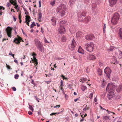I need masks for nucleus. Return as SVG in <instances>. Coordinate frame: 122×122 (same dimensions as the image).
<instances>
[{
  "instance_id": "obj_1",
  "label": "nucleus",
  "mask_w": 122,
  "mask_h": 122,
  "mask_svg": "<svg viewBox=\"0 0 122 122\" xmlns=\"http://www.w3.org/2000/svg\"><path fill=\"white\" fill-rule=\"evenodd\" d=\"M66 9V5L63 4L61 3L60 4L59 6L58 7L56 10V12L57 13L59 12L60 15L61 16H62L65 15Z\"/></svg>"
},
{
  "instance_id": "obj_2",
  "label": "nucleus",
  "mask_w": 122,
  "mask_h": 122,
  "mask_svg": "<svg viewBox=\"0 0 122 122\" xmlns=\"http://www.w3.org/2000/svg\"><path fill=\"white\" fill-rule=\"evenodd\" d=\"M35 42L37 48L39 50L42 52H43L44 51L43 46L39 40L37 39H35Z\"/></svg>"
},
{
  "instance_id": "obj_3",
  "label": "nucleus",
  "mask_w": 122,
  "mask_h": 122,
  "mask_svg": "<svg viewBox=\"0 0 122 122\" xmlns=\"http://www.w3.org/2000/svg\"><path fill=\"white\" fill-rule=\"evenodd\" d=\"M86 15V12L85 10H83L81 12H78L77 15L78 21L81 22L83 20V18H84Z\"/></svg>"
},
{
  "instance_id": "obj_4",
  "label": "nucleus",
  "mask_w": 122,
  "mask_h": 122,
  "mask_svg": "<svg viewBox=\"0 0 122 122\" xmlns=\"http://www.w3.org/2000/svg\"><path fill=\"white\" fill-rule=\"evenodd\" d=\"M94 45L93 43H87L85 46V48L88 51L91 52L93 50Z\"/></svg>"
},
{
  "instance_id": "obj_5",
  "label": "nucleus",
  "mask_w": 122,
  "mask_h": 122,
  "mask_svg": "<svg viewBox=\"0 0 122 122\" xmlns=\"http://www.w3.org/2000/svg\"><path fill=\"white\" fill-rule=\"evenodd\" d=\"M76 45V43L75 40L73 38V40L71 44L69 45V49L71 51H72L74 50V48Z\"/></svg>"
},
{
  "instance_id": "obj_6",
  "label": "nucleus",
  "mask_w": 122,
  "mask_h": 122,
  "mask_svg": "<svg viewBox=\"0 0 122 122\" xmlns=\"http://www.w3.org/2000/svg\"><path fill=\"white\" fill-rule=\"evenodd\" d=\"M111 71V70L108 67H107L104 69V72L106 74L107 76L109 78H110Z\"/></svg>"
},
{
  "instance_id": "obj_7",
  "label": "nucleus",
  "mask_w": 122,
  "mask_h": 122,
  "mask_svg": "<svg viewBox=\"0 0 122 122\" xmlns=\"http://www.w3.org/2000/svg\"><path fill=\"white\" fill-rule=\"evenodd\" d=\"M110 83H109L107 85L106 89V90H107L109 89L110 92L111 91H113L114 90L115 86L113 84L111 85H110Z\"/></svg>"
},
{
  "instance_id": "obj_8",
  "label": "nucleus",
  "mask_w": 122,
  "mask_h": 122,
  "mask_svg": "<svg viewBox=\"0 0 122 122\" xmlns=\"http://www.w3.org/2000/svg\"><path fill=\"white\" fill-rule=\"evenodd\" d=\"M94 38V36L92 34H88L85 36L86 39L87 40H92Z\"/></svg>"
},
{
  "instance_id": "obj_9",
  "label": "nucleus",
  "mask_w": 122,
  "mask_h": 122,
  "mask_svg": "<svg viewBox=\"0 0 122 122\" xmlns=\"http://www.w3.org/2000/svg\"><path fill=\"white\" fill-rule=\"evenodd\" d=\"M114 95V93L113 91L110 92L107 94V96L109 99H110Z\"/></svg>"
},
{
  "instance_id": "obj_10",
  "label": "nucleus",
  "mask_w": 122,
  "mask_h": 122,
  "mask_svg": "<svg viewBox=\"0 0 122 122\" xmlns=\"http://www.w3.org/2000/svg\"><path fill=\"white\" fill-rule=\"evenodd\" d=\"M59 31L60 33L63 34L65 31V30L64 26H60L59 29Z\"/></svg>"
},
{
  "instance_id": "obj_11",
  "label": "nucleus",
  "mask_w": 122,
  "mask_h": 122,
  "mask_svg": "<svg viewBox=\"0 0 122 122\" xmlns=\"http://www.w3.org/2000/svg\"><path fill=\"white\" fill-rule=\"evenodd\" d=\"M118 36L119 39H122V28H120L118 32Z\"/></svg>"
},
{
  "instance_id": "obj_12",
  "label": "nucleus",
  "mask_w": 122,
  "mask_h": 122,
  "mask_svg": "<svg viewBox=\"0 0 122 122\" xmlns=\"http://www.w3.org/2000/svg\"><path fill=\"white\" fill-rule=\"evenodd\" d=\"M91 20V18L90 17L88 16L86 17H85L83 18V20L81 22H87L90 20Z\"/></svg>"
},
{
  "instance_id": "obj_13",
  "label": "nucleus",
  "mask_w": 122,
  "mask_h": 122,
  "mask_svg": "<svg viewBox=\"0 0 122 122\" xmlns=\"http://www.w3.org/2000/svg\"><path fill=\"white\" fill-rule=\"evenodd\" d=\"M7 34L8 36L10 37H11V34L12 31V30L10 27H8L7 30Z\"/></svg>"
},
{
  "instance_id": "obj_14",
  "label": "nucleus",
  "mask_w": 122,
  "mask_h": 122,
  "mask_svg": "<svg viewBox=\"0 0 122 122\" xmlns=\"http://www.w3.org/2000/svg\"><path fill=\"white\" fill-rule=\"evenodd\" d=\"M117 0H109V2L110 4V5L112 6L116 3Z\"/></svg>"
},
{
  "instance_id": "obj_15",
  "label": "nucleus",
  "mask_w": 122,
  "mask_h": 122,
  "mask_svg": "<svg viewBox=\"0 0 122 122\" xmlns=\"http://www.w3.org/2000/svg\"><path fill=\"white\" fill-rule=\"evenodd\" d=\"M116 88L117 92H121L122 91V85H120L119 86L116 87Z\"/></svg>"
},
{
  "instance_id": "obj_16",
  "label": "nucleus",
  "mask_w": 122,
  "mask_h": 122,
  "mask_svg": "<svg viewBox=\"0 0 122 122\" xmlns=\"http://www.w3.org/2000/svg\"><path fill=\"white\" fill-rule=\"evenodd\" d=\"M92 6L93 12H95L96 9L97 4L96 3H92Z\"/></svg>"
},
{
  "instance_id": "obj_17",
  "label": "nucleus",
  "mask_w": 122,
  "mask_h": 122,
  "mask_svg": "<svg viewBox=\"0 0 122 122\" xmlns=\"http://www.w3.org/2000/svg\"><path fill=\"white\" fill-rule=\"evenodd\" d=\"M119 18V15L117 13H114L113 17L112 18H114L115 19L118 20Z\"/></svg>"
},
{
  "instance_id": "obj_18",
  "label": "nucleus",
  "mask_w": 122,
  "mask_h": 122,
  "mask_svg": "<svg viewBox=\"0 0 122 122\" xmlns=\"http://www.w3.org/2000/svg\"><path fill=\"white\" fill-rule=\"evenodd\" d=\"M89 59L90 60H94L96 58V56L92 54L89 55Z\"/></svg>"
},
{
  "instance_id": "obj_19",
  "label": "nucleus",
  "mask_w": 122,
  "mask_h": 122,
  "mask_svg": "<svg viewBox=\"0 0 122 122\" xmlns=\"http://www.w3.org/2000/svg\"><path fill=\"white\" fill-rule=\"evenodd\" d=\"M118 20L115 19L114 18H112L111 20V22L113 24L115 25L117 24V22Z\"/></svg>"
},
{
  "instance_id": "obj_20",
  "label": "nucleus",
  "mask_w": 122,
  "mask_h": 122,
  "mask_svg": "<svg viewBox=\"0 0 122 122\" xmlns=\"http://www.w3.org/2000/svg\"><path fill=\"white\" fill-rule=\"evenodd\" d=\"M19 39H18L17 38H16L14 40V42H15V43L17 44H19L20 43V40H21L20 39V38L19 37Z\"/></svg>"
},
{
  "instance_id": "obj_21",
  "label": "nucleus",
  "mask_w": 122,
  "mask_h": 122,
  "mask_svg": "<svg viewBox=\"0 0 122 122\" xmlns=\"http://www.w3.org/2000/svg\"><path fill=\"white\" fill-rule=\"evenodd\" d=\"M66 21L65 20L61 21L60 22V26H64L65 25V23H66Z\"/></svg>"
},
{
  "instance_id": "obj_22",
  "label": "nucleus",
  "mask_w": 122,
  "mask_h": 122,
  "mask_svg": "<svg viewBox=\"0 0 122 122\" xmlns=\"http://www.w3.org/2000/svg\"><path fill=\"white\" fill-rule=\"evenodd\" d=\"M89 109V106L86 105L85 106V108L83 109V112L85 113V111L87 110H88Z\"/></svg>"
},
{
  "instance_id": "obj_23",
  "label": "nucleus",
  "mask_w": 122,
  "mask_h": 122,
  "mask_svg": "<svg viewBox=\"0 0 122 122\" xmlns=\"http://www.w3.org/2000/svg\"><path fill=\"white\" fill-rule=\"evenodd\" d=\"M56 19L55 18H53L51 20V21L52 22V24L53 25H55L56 24Z\"/></svg>"
},
{
  "instance_id": "obj_24",
  "label": "nucleus",
  "mask_w": 122,
  "mask_h": 122,
  "mask_svg": "<svg viewBox=\"0 0 122 122\" xmlns=\"http://www.w3.org/2000/svg\"><path fill=\"white\" fill-rule=\"evenodd\" d=\"M103 119L104 120L108 121L110 120L109 117L105 116L103 117Z\"/></svg>"
},
{
  "instance_id": "obj_25",
  "label": "nucleus",
  "mask_w": 122,
  "mask_h": 122,
  "mask_svg": "<svg viewBox=\"0 0 122 122\" xmlns=\"http://www.w3.org/2000/svg\"><path fill=\"white\" fill-rule=\"evenodd\" d=\"M83 51V50L81 47L80 46H79V48L78 50V52L79 53H82Z\"/></svg>"
},
{
  "instance_id": "obj_26",
  "label": "nucleus",
  "mask_w": 122,
  "mask_h": 122,
  "mask_svg": "<svg viewBox=\"0 0 122 122\" xmlns=\"http://www.w3.org/2000/svg\"><path fill=\"white\" fill-rule=\"evenodd\" d=\"M97 71L98 74L101 76L102 75V72L101 70L100 69H98L97 70Z\"/></svg>"
},
{
  "instance_id": "obj_27",
  "label": "nucleus",
  "mask_w": 122,
  "mask_h": 122,
  "mask_svg": "<svg viewBox=\"0 0 122 122\" xmlns=\"http://www.w3.org/2000/svg\"><path fill=\"white\" fill-rule=\"evenodd\" d=\"M66 40V38L65 36H63L61 38L62 41L63 42H65Z\"/></svg>"
},
{
  "instance_id": "obj_28",
  "label": "nucleus",
  "mask_w": 122,
  "mask_h": 122,
  "mask_svg": "<svg viewBox=\"0 0 122 122\" xmlns=\"http://www.w3.org/2000/svg\"><path fill=\"white\" fill-rule=\"evenodd\" d=\"M25 17L26 18H25V20H27V21H28L29 20L30 21V16H26Z\"/></svg>"
},
{
  "instance_id": "obj_29",
  "label": "nucleus",
  "mask_w": 122,
  "mask_h": 122,
  "mask_svg": "<svg viewBox=\"0 0 122 122\" xmlns=\"http://www.w3.org/2000/svg\"><path fill=\"white\" fill-rule=\"evenodd\" d=\"M36 25V24L34 22H32V24L31 25L30 28L31 29L33 28V27Z\"/></svg>"
},
{
  "instance_id": "obj_30",
  "label": "nucleus",
  "mask_w": 122,
  "mask_h": 122,
  "mask_svg": "<svg viewBox=\"0 0 122 122\" xmlns=\"http://www.w3.org/2000/svg\"><path fill=\"white\" fill-rule=\"evenodd\" d=\"M106 82L105 81H104V80H103V81L102 82V84L101 85V86L102 87H103L105 86Z\"/></svg>"
},
{
  "instance_id": "obj_31",
  "label": "nucleus",
  "mask_w": 122,
  "mask_h": 122,
  "mask_svg": "<svg viewBox=\"0 0 122 122\" xmlns=\"http://www.w3.org/2000/svg\"><path fill=\"white\" fill-rule=\"evenodd\" d=\"M76 0H69V2L71 5H72L75 2Z\"/></svg>"
},
{
  "instance_id": "obj_32",
  "label": "nucleus",
  "mask_w": 122,
  "mask_h": 122,
  "mask_svg": "<svg viewBox=\"0 0 122 122\" xmlns=\"http://www.w3.org/2000/svg\"><path fill=\"white\" fill-rule=\"evenodd\" d=\"M10 2L12 5H17L16 0H15L14 1H13L12 2L10 1Z\"/></svg>"
},
{
  "instance_id": "obj_33",
  "label": "nucleus",
  "mask_w": 122,
  "mask_h": 122,
  "mask_svg": "<svg viewBox=\"0 0 122 122\" xmlns=\"http://www.w3.org/2000/svg\"><path fill=\"white\" fill-rule=\"evenodd\" d=\"M42 16V13L41 12H39L38 14V17L39 19L41 20V17Z\"/></svg>"
},
{
  "instance_id": "obj_34",
  "label": "nucleus",
  "mask_w": 122,
  "mask_h": 122,
  "mask_svg": "<svg viewBox=\"0 0 122 122\" xmlns=\"http://www.w3.org/2000/svg\"><path fill=\"white\" fill-rule=\"evenodd\" d=\"M86 88V86H81V89L82 90L84 91Z\"/></svg>"
},
{
  "instance_id": "obj_35",
  "label": "nucleus",
  "mask_w": 122,
  "mask_h": 122,
  "mask_svg": "<svg viewBox=\"0 0 122 122\" xmlns=\"http://www.w3.org/2000/svg\"><path fill=\"white\" fill-rule=\"evenodd\" d=\"M115 48V47H114V46H111L110 48L108 49V50L109 51H112Z\"/></svg>"
},
{
  "instance_id": "obj_36",
  "label": "nucleus",
  "mask_w": 122,
  "mask_h": 122,
  "mask_svg": "<svg viewBox=\"0 0 122 122\" xmlns=\"http://www.w3.org/2000/svg\"><path fill=\"white\" fill-rule=\"evenodd\" d=\"M55 3V0H53L51 2L50 4L52 6L54 5Z\"/></svg>"
},
{
  "instance_id": "obj_37",
  "label": "nucleus",
  "mask_w": 122,
  "mask_h": 122,
  "mask_svg": "<svg viewBox=\"0 0 122 122\" xmlns=\"http://www.w3.org/2000/svg\"><path fill=\"white\" fill-rule=\"evenodd\" d=\"M23 9L25 12V13L26 15H28L29 14L28 12H27L26 9L24 7L23 8Z\"/></svg>"
},
{
  "instance_id": "obj_38",
  "label": "nucleus",
  "mask_w": 122,
  "mask_h": 122,
  "mask_svg": "<svg viewBox=\"0 0 122 122\" xmlns=\"http://www.w3.org/2000/svg\"><path fill=\"white\" fill-rule=\"evenodd\" d=\"M29 108L30 110H31L32 111V112L33 111L34 109L31 106L29 105Z\"/></svg>"
},
{
  "instance_id": "obj_39",
  "label": "nucleus",
  "mask_w": 122,
  "mask_h": 122,
  "mask_svg": "<svg viewBox=\"0 0 122 122\" xmlns=\"http://www.w3.org/2000/svg\"><path fill=\"white\" fill-rule=\"evenodd\" d=\"M6 67L9 70H10L12 69L10 66L8 65L7 64H6Z\"/></svg>"
},
{
  "instance_id": "obj_40",
  "label": "nucleus",
  "mask_w": 122,
  "mask_h": 122,
  "mask_svg": "<svg viewBox=\"0 0 122 122\" xmlns=\"http://www.w3.org/2000/svg\"><path fill=\"white\" fill-rule=\"evenodd\" d=\"M86 78H82L81 79V80L83 83V81H86Z\"/></svg>"
},
{
  "instance_id": "obj_41",
  "label": "nucleus",
  "mask_w": 122,
  "mask_h": 122,
  "mask_svg": "<svg viewBox=\"0 0 122 122\" xmlns=\"http://www.w3.org/2000/svg\"><path fill=\"white\" fill-rule=\"evenodd\" d=\"M106 24H104V26L103 28V31L104 33L105 32V28H106Z\"/></svg>"
},
{
  "instance_id": "obj_42",
  "label": "nucleus",
  "mask_w": 122,
  "mask_h": 122,
  "mask_svg": "<svg viewBox=\"0 0 122 122\" xmlns=\"http://www.w3.org/2000/svg\"><path fill=\"white\" fill-rule=\"evenodd\" d=\"M80 114L81 115V116L82 117V119L81 120V121L82 122L83 121H84V120H85L84 118V117H83V115H81V114L80 113Z\"/></svg>"
},
{
  "instance_id": "obj_43",
  "label": "nucleus",
  "mask_w": 122,
  "mask_h": 122,
  "mask_svg": "<svg viewBox=\"0 0 122 122\" xmlns=\"http://www.w3.org/2000/svg\"><path fill=\"white\" fill-rule=\"evenodd\" d=\"M80 35L81 32H78L76 34V36L77 37L80 36Z\"/></svg>"
},
{
  "instance_id": "obj_44",
  "label": "nucleus",
  "mask_w": 122,
  "mask_h": 122,
  "mask_svg": "<svg viewBox=\"0 0 122 122\" xmlns=\"http://www.w3.org/2000/svg\"><path fill=\"white\" fill-rule=\"evenodd\" d=\"M9 55L11 56H12L14 58V55L12 54L11 51L10 52V53H9Z\"/></svg>"
},
{
  "instance_id": "obj_45",
  "label": "nucleus",
  "mask_w": 122,
  "mask_h": 122,
  "mask_svg": "<svg viewBox=\"0 0 122 122\" xmlns=\"http://www.w3.org/2000/svg\"><path fill=\"white\" fill-rule=\"evenodd\" d=\"M19 77V75L18 74H16L15 75L14 78L16 79H17Z\"/></svg>"
},
{
  "instance_id": "obj_46",
  "label": "nucleus",
  "mask_w": 122,
  "mask_h": 122,
  "mask_svg": "<svg viewBox=\"0 0 122 122\" xmlns=\"http://www.w3.org/2000/svg\"><path fill=\"white\" fill-rule=\"evenodd\" d=\"M112 59V60H113L114 61H117L116 58L115 56H113Z\"/></svg>"
},
{
  "instance_id": "obj_47",
  "label": "nucleus",
  "mask_w": 122,
  "mask_h": 122,
  "mask_svg": "<svg viewBox=\"0 0 122 122\" xmlns=\"http://www.w3.org/2000/svg\"><path fill=\"white\" fill-rule=\"evenodd\" d=\"M93 94L92 93H91L90 94V95H89V97L90 98V99H91L93 97Z\"/></svg>"
},
{
  "instance_id": "obj_48",
  "label": "nucleus",
  "mask_w": 122,
  "mask_h": 122,
  "mask_svg": "<svg viewBox=\"0 0 122 122\" xmlns=\"http://www.w3.org/2000/svg\"><path fill=\"white\" fill-rule=\"evenodd\" d=\"M63 81L62 80H61V85H60V86L61 87H62L63 86Z\"/></svg>"
},
{
  "instance_id": "obj_49",
  "label": "nucleus",
  "mask_w": 122,
  "mask_h": 122,
  "mask_svg": "<svg viewBox=\"0 0 122 122\" xmlns=\"http://www.w3.org/2000/svg\"><path fill=\"white\" fill-rule=\"evenodd\" d=\"M30 21L29 20L28 21H27V20H25V23H26V24L28 25V26H29V22H30Z\"/></svg>"
},
{
  "instance_id": "obj_50",
  "label": "nucleus",
  "mask_w": 122,
  "mask_h": 122,
  "mask_svg": "<svg viewBox=\"0 0 122 122\" xmlns=\"http://www.w3.org/2000/svg\"><path fill=\"white\" fill-rule=\"evenodd\" d=\"M90 0H84L85 2L87 4H88L89 3Z\"/></svg>"
},
{
  "instance_id": "obj_51",
  "label": "nucleus",
  "mask_w": 122,
  "mask_h": 122,
  "mask_svg": "<svg viewBox=\"0 0 122 122\" xmlns=\"http://www.w3.org/2000/svg\"><path fill=\"white\" fill-rule=\"evenodd\" d=\"M11 3H10V2L8 3L6 5V6L7 7H9L10 5H11Z\"/></svg>"
},
{
  "instance_id": "obj_52",
  "label": "nucleus",
  "mask_w": 122,
  "mask_h": 122,
  "mask_svg": "<svg viewBox=\"0 0 122 122\" xmlns=\"http://www.w3.org/2000/svg\"><path fill=\"white\" fill-rule=\"evenodd\" d=\"M99 66L100 67L102 66L103 65V63L101 62H99Z\"/></svg>"
},
{
  "instance_id": "obj_53",
  "label": "nucleus",
  "mask_w": 122,
  "mask_h": 122,
  "mask_svg": "<svg viewBox=\"0 0 122 122\" xmlns=\"http://www.w3.org/2000/svg\"><path fill=\"white\" fill-rule=\"evenodd\" d=\"M119 55L121 56L120 57H122V52L121 51H119Z\"/></svg>"
},
{
  "instance_id": "obj_54",
  "label": "nucleus",
  "mask_w": 122,
  "mask_h": 122,
  "mask_svg": "<svg viewBox=\"0 0 122 122\" xmlns=\"http://www.w3.org/2000/svg\"><path fill=\"white\" fill-rule=\"evenodd\" d=\"M60 107V105H56V106H55L54 107V108H56V107Z\"/></svg>"
},
{
  "instance_id": "obj_55",
  "label": "nucleus",
  "mask_w": 122,
  "mask_h": 122,
  "mask_svg": "<svg viewBox=\"0 0 122 122\" xmlns=\"http://www.w3.org/2000/svg\"><path fill=\"white\" fill-rule=\"evenodd\" d=\"M34 97H35V98H36V101L38 102H39V100L38 99V98L37 97V96H34Z\"/></svg>"
},
{
  "instance_id": "obj_56",
  "label": "nucleus",
  "mask_w": 122,
  "mask_h": 122,
  "mask_svg": "<svg viewBox=\"0 0 122 122\" xmlns=\"http://www.w3.org/2000/svg\"><path fill=\"white\" fill-rule=\"evenodd\" d=\"M15 9H16L17 10L19 9V7L18 5H15Z\"/></svg>"
},
{
  "instance_id": "obj_57",
  "label": "nucleus",
  "mask_w": 122,
  "mask_h": 122,
  "mask_svg": "<svg viewBox=\"0 0 122 122\" xmlns=\"http://www.w3.org/2000/svg\"><path fill=\"white\" fill-rule=\"evenodd\" d=\"M12 89L13 91H15L16 90V88L15 87H13Z\"/></svg>"
},
{
  "instance_id": "obj_58",
  "label": "nucleus",
  "mask_w": 122,
  "mask_h": 122,
  "mask_svg": "<svg viewBox=\"0 0 122 122\" xmlns=\"http://www.w3.org/2000/svg\"><path fill=\"white\" fill-rule=\"evenodd\" d=\"M33 57V59H34V60L35 61H36V62H37V59L36 58V57H35V56H34Z\"/></svg>"
},
{
  "instance_id": "obj_59",
  "label": "nucleus",
  "mask_w": 122,
  "mask_h": 122,
  "mask_svg": "<svg viewBox=\"0 0 122 122\" xmlns=\"http://www.w3.org/2000/svg\"><path fill=\"white\" fill-rule=\"evenodd\" d=\"M61 77L63 78V79H67V78L65 77L63 75L61 76Z\"/></svg>"
},
{
  "instance_id": "obj_60",
  "label": "nucleus",
  "mask_w": 122,
  "mask_h": 122,
  "mask_svg": "<svg viewBox=\"0 0 122 122\" xmlns=\"http://www.w3.org/2000/svg\"><path fill=\"white\" fill-rule=\"evenodd\" d=\"M56 114H57V113H52L50 114V115L51 116L54 115Z\"/></svg>"
},
{
  "instance_id": "obj_61",
  "label": "nucleus",
  "mask_w": 122,
  "mask_h": 122,
  "mask_svg": "<svg viewBox=\"0 0 122 122\" xmlns=\"http://www.w3.org/2000/svg\"><path fill=\"white\" fill-rule=\"evenodd\" d=\"M100 2L99 1H97L96 2V3L97 4V5H99V4L100 3Z\"/></svg>"
},
{
  "instance_id": "obj_62",
  "label": "nucleus",
  "mask_w": 122,
  "mask_h": 122,
  "mask_svg": "<svg viewBox=\"0 0 122 122\" xmlns=\"http://www.w3.org/2000/svg\"><path fill=\"white\" fill-rule=\"evenodd\" d=\"M44 41L45 43H49V42L47 41V40L45 38Z\"/></svg>"
},
{
  "instance_id": "obj_63",
  "label": "nucleus",
  "mask_w": 122,
  "mask_h": 122,
  "mask_svg": "<svg viewBox=\"0 0 122 122\" xmlns=\"http://www.w3.org/2000/svg\"><path fill=\"white\" fill-rule=\"evenodd\" d=\"M99 107L101 109H102L103 110H106V109H105L102 108L101 106L100 105Z\"/></svg>"
},
{
  "instance_id": "obj_64",
  "label": "nucleus",
  "mask_w": 122,
  "mask_h": 122,
  "mask_svg": "<svg viewBox=\"0 0 122 122\" xmlns=\"http://www.w3.org/2000/svg\"><path fill=\"white\" fill-rule=\"evenodd\" d=\"M28 113L29 115H31L32 114V112L30 111L28 112Z\"/></svg>"
}]
</instances>
